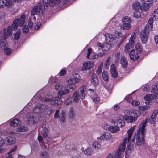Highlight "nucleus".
Segmentation results:
<instances>
[{
    "mask_svg": "<svg viewBox=\"0 0 158 158\" xmlns=\"http://www.w3.org/2000/svg\"><path fill=\"white\" fill-rule=\"evenodd\" d=\"M91 97L92 98L93 101L95 103H97L99 101V98L98 96L95 94L91 95Z\"/></svg>",
    "mask_w": 158,
    "mask_h": 158,
    "instance_id": "79ce46f5",
    "label": "nucleus"
},
{
    "mask_svg": "<svg viewBox=\"0 0 158 158\" xmlns=\"http://www.w3.org/2000/svg\"><path fill=\"white\" fill-rule=\"evenodd\" d=\"M73 79L77 81V82H78L79 79H80V77L79 75L77 73H74L73 74Z\"/></svg>",
    "mask_w": 158,
    "mask_h": 158,
    "instance_id": "5fc2aeb1",
    "label": "nucleus"
},
{
    "mask_svg": "<svg viewBox=\"0 0 158 158\" xmlns=\"http://www.w3.org/2000/svg\"><path fill=\"white\" fill-rule=\"evenodd\" d=\"M86 86L83 85L81 86L78 91H76L72 95V100L75 102H78L80 99H83L85 97L84 92L86 91Z\"/></svg>",
    "mask_w": 158,
    "mask_h": 158,
    "instance_id": "0eeeda50",
    "label": "nucleus"
},
{
    "mask_svg": "<svg viewBox=\"0 0 158 158\" xmlns=\"http://www.w3.org/2000/svg\"><path fill=\"white\" fill-rule=\"evenodd\" d=\"M127 138L124 139L122 143H121L118 148L116 151L115 156L110 153L107 156L106 158H121L124 156V151L127 143Z\"/></svg>",
    "mask_w": 158,
    "mask_h": 158,
    "instance_id": "423d86ee",
    "label": "nucleus"
},
{
    "mask_svg": "<svg viewBox=\"0 0 158 158\" xmlns=\"http://www.w3.org/2000/svg\"><path fill=\"white\" fill-rule=\"evenodd\" d=\"M6 38L3 37H0V47L2 50H4V52L7 55L10 54L11 52L10 49H7L9 50V52H7L6 50L5 49L7 47V43L6 41Z\"/></svg>",
    "mask_w": 158,
    "mask_h": 158,
    "instance_id": "9b49d317",
    "label": "nucleus"
},
{
    "mask_svg": "<svg viewBox=\"0 0 158 158\" xmlns=\"http://www.w3.org/2000/svg\"><path fill=\"white\" fill-rule=\"evenodd\" d=\"M25 19V15L23 14L20 17L19 19H15L13 21L11 26H8L7 28H5L3 30V33L2 31H0V37L7 39L8 37L11 36L12 34V31L16 29L19 24L20 27L22 26L24 24Z\"/></svg>",
    "mask_w": 158,
    "mask_h": 158,
    "instance_id": "f03ea898",
    "label": "nucleus"
},
{
    "mask_svg": "<svg viewBox=\"0 0 158 158\" xmlns=\"http://www.w3.org/2000/svg\"><path fill=\"white\" fill-rule=\"evenodd\" d=\"M5 140L6 142H7L8 144L11 145L15 142L16 139L14 137L8 136L5 138Z\"/></svg>",
    "mask_w": 158,
    "mask_h": 158,
    "instance_id": "cd10ccee",
    "label": "nucleus"
},
{
    "mask_svg": "<svg viewBox=\"0 0 158 158\" xmlns=\"http://www.w3.org/2000/svg\"><path fill=\"white\" fill-rule=\"evenodd\" d=\"M60 112L59 110H57L54 114V117L55 118L57 119L59 118V114Z\"/></svg>",
    "mask_w": 158,
    "mask_h": 158,
    "instance_id": "052dcab7",
    "label": "nucleus"
},
{
    "mask_svg": "<svg viewBox=\"0 0 158 158\" xmlns=\"http://www.w3.org/2000/svg\"><path fill=\"white\" fill-rule=\"evenodd\" d=\"M120 63L122 67L123 68H126L127 66V61L126 58L124 57H121Z\"/></svg>",
    "mask_w": 158,
    "mask_h": 158,
    "instance_id": "c9c22d12",
    "label": "nucleus"
},
{
    "mask_svg": "<svg viewBox=\"0 0 158 158\" xmlns=\"http://www.w3.org/2000/svg\"><path fill=\"white\" fill-rule=\"evenodd\" d=\"M66 73V71L65 69H62L59 73L60 76H64Z\"/></svg>",
    "mask_w": 158,
    "mask_h": 158,
    "instance_id": "680f3d73",
    "label": "nucleus"
},
{
    "mask_svg": "<svg viewBox=\"0 0 158 158\" xmlns=\"http://www.w3.org/2000/svg\"><path fill=\"white\" fill-rule=\"evenodd\" d=\"M148 30H150L145 28L141 32V39L142 43L143 44L146 43L148 40L149 35Z\"/></svg>",
    "mask_w": 158,
    "mask_h": 158,
    "instance_id": "ddd939ff",
    "label": "nucleus"
},
{
    "mask_svg": "<svg viewBox=\"0 0 158 158\" xmlns=\"http://www.w3.org/2000/svg\"><path fill=\"white\" fill-rule=\"evenodd\" d=\"M144 15L140 10H135L133 13V17L136 18H142Z\"/></svg>",
    "mask_w": 158,
    "mask_h": 158,
    "instance_id": "c756f323",
    "label": "nucleus"
},
{
    "mask_svg": "<svg viewBox=\"0 0 158 158\" xmlns=\"http://www.w3.org/2000/svg\"><path fill=\"white\" fill-rule=\"evenodd\" d=\"M139 34V32L138 31L135 32L131 35L129 39V44L130 45L131 48H132L134 43V40L136 37Z\"/></svg>",
    "mask_w": 158,
    "mask_h": 158,
    "instance_id": "aec40b11",
    "label": "nucleus"
},
{
    "mask_svg": "<svg viewBox=\"0 0 158 158\" xmlns=\"http://www.w3.org/2000/svg\"><path fill=\"white\" fill-rule=\"evenodd\" d=\"M28 130V128L24 126H21L19 127L17 129L18 132H25Z\"/></svg>",
    "mask_w": 158,
    "mask_h": 158,
    "instance_id": "37998d69",
    "label": "nucleus"
},
{
    "mask_svg": "<svg viewBox=\"0 0 158 158\" xmlns=\"http://www.w3.org/2000/svg\"><path fill=\"white\" fill-rule=\"evenodd\" d=\"M6 1L5 3L3 0H0V8H4L6 6L7 8L10 10L13 8L14 4L12 2V0H4Z\"/></svg>",
    "mask_w": 158,
    "mask_h": 158,
    "instance_id": "f8f14e48",
    "label": "nucleus"
},
{
    "mask_svg": "<svg viewBox=\"0 0 158 158\" xmlns=\"http://www.w3.org/2000/svg\"><path fill=\"white\" fill-rule=\"evenodd\" d=\"M143 6H141V11L142 12H145L148 10L150 7L152 5H151L148 3H145V4L142 3Z\"/></svg>",
    "mask_w": 158,
    "mask_h": 158,
    "instance_id": "2f4dec72",
    "label": "nucleus"
},
{
    "mask_svg": "<svg viewBox=\"0 0 158 158\" xmlns=\"http://www.w3.org/2000/svg\"><path fill=\"white\" fill-rule=\"evenodd\" d=\"M149 88V85H145V86H143V91H148Z\"/></svg>",
    "mask_w": 158,
    "mask_h": 158,
    "instance_id": "338daca9",
    "label": "nucleus"
},
{
    "mask_svg": "<svg viewBox=\"0 0 158 158\" xmlns=\"http://www.w3.org/2000/svg\"><path fill=\"white\" fill-rule=\"evenodd\" d=\"M75 114V111L73 108H71L69 111V116L70 118H73Z\"/></svg>",
    "mask_w": 158,
    "mask_h": 158,
    "instance_id": "a18cd8bd",
    "label": "nucleus"
},
{
    "mask_svg": "<svg viewBox=\"0 0 158 158\" xmlns=\"http://www.w3.org/2000/svg\"><path fill=\"white\" fill-rule=\"evenodd\" d=\"M146 121L142 122L135 132L134 138L132 140V143H135L138 146L143 145L145 142V135L146 133L145 127Z\"/></svg>",
    "mask_w": 158,
    "mask_h": 158,
    "instance_id": "20e7f679",
    "label": "nucleus"
},
{
    "mask_svg": "<svg viewBox=\"0 0 158 158\" xmlns=\"http://www.w3.org/2000/svg\"><path fill=\"white\" fill-rule=\"evenodd\" d=\"M131 22V18L127 16L123 18V24L120 26V28L122 30H128L131 28L132 26L130 23Z\"/></svg>",
    "mask_w": 158,
    "mask_h": 158,
    "instance_id": "1a4fd4ad",
    "label": "nucleus"
},
{
    "mask_svg": "<svg viewBox=\"0 0 158 158\" xmlns=\"http://www.w3.org/2000/svg\"><path fill=\"white\" fill-rule=\"evenodd\" d=\"M81 151L87 155L90 156L92 155L94 152V150L91 148H88L84 150V148L81 149Z\"/></svg>",
    "mask_w": 158,
    "mask_h": 158,
    "instance_id": "bb28decb",
    "label": "nucleus"
},
{
    "mask_svg": "<svg viewBox=\"0 0 158 158\" xmlns=\"http://www.w3.org/2000/svg\"><path fill=\"white\" fill-rule=\"evenodd\" d=\"M20 124V122L17 119L12 120L10 122V124L12 126L14 127L18 126Z\"/></svg>",
    "mask_w": 158,
    "mask_h": 158,
    "instance_id": "e433bc0d",
    "label": "nucleus"
},
{
    "mask_svg": "<svg viewBox=\"0 0 158 158\" xmlns=\"http://www.w3.org/2000/svg\"><path fill=\"white\" fill-rule=\"evenodd\" d=\"M111 57L108 56L104 64V68L106 69H108L110 64L111 61Z\"/></svg>",
    "mask_w": 158,
    "mask_h": 158,
    "instance_id": "58836bf2",
    "label": "nucleus"
},
{
    "mask_svg": "<svg viewBox=\"0 0 158 158\" xmlns=\"http://www.w3.org/2000/svg\"><path fill=\"white\" fill-rule=\"evenodd\" d=\"M111 45L107 43H105L103 44L102 45L101 43H98L96 46V49H98L99 50H102V51H107L111 48Z\"/></svg>",
    "mask_w": 158,
    "mask_h": 158,
    "instance_id": "4468645a",
    "label": "nucleus"
},
{
    "mask_svg": "<svg viewBox=\"0 0 158 158\" xmlns=\"http://www.w3.org/2000/svg\"><path fill=\"white\" fill-rule=\"evenodd\" d=\"M142 5L139 2L134 3L132 5V8L134 10H140L141 11Z\"/></svg>",
    "mask_w": 158,
    "mask_h": 158,
    "instance_id": "7c9ffc66",
    "label": "nucleus"
},
{
    "mask_svg": "<svg viewBox=\"0 0 158 158\" xmlns=\"http://www.w3.org/2000/svg\"><path fill=\"white\" fill-rule=\"evenodd\" d=\"M134 114V117H135V119L136 120L137 117L139 116L141 114V113L139 111L137 110L132 112Z\"/></svg>",
    "mask_w": 158,
    "mask_h": 158,
    "instance_id": "603ef678",
    "label": "nucleus"
},
{
    "mask_svg": "<svg viewBox=\"0 0 158 158\" xmlns=\"http://www.w3.org/2000/svg\"><path fill=\"white\" fill-rule=\"evenodd\" d=\"M23 31L24 33H27L28 30L29 28L28 26L24 25L23 27Z\"/></svg>",
    "mask_w": 158,
    "mask_h": 158,
    "instance_id": "13d9d810",
    "label": "nucleus"
},
{
    "mask_svg": "<svg viewBox=\"0 0 158 158\" xmlns=\"http://www.w3.org/2000/svg\"><path fill=\"white\" fill-rule=\"evenodd\" d=\"M129 56L130 59L133 61L137 60L139 57V56L138 55L137 52L134 50H132L130 52Z\"/></svg>",
    "mask_w": 158,
    "mask_h": 158,
    "instance_id": "b1692460",
    "label": "nucleus"
},
{
    "mask_svg": "<svg viewBox=\"0 0 158 158\" xmlns=\"http://www.w3.org/2000/svg\"><path fill=\"white\" fill-rule=\"evenodd\" d=\"M41 26V24L40 23H37L36 25H34V28L35 29H38Z\"/></svg>",
    "mask_w": 158,
    "mask_h": 158,
    "instance_id": "774afa93",
    "label": "nucleus"
},
{
    "mask_svg": "<svg viewBox=\"0 0 158 158\" xmlns=\"http://www.w3.org/2000/svg\"><path fill=\"white\" fill-rule=\"evenodd\" d=\"M135 48L136 51L139 52L141 51L142 49L141 45L139 43H137L135 45Z\"/></svg>",
    "mask_w": 158,
    "mask_h": 158,
    "instance_id": "3c124183",
    "label": "nucleus"
},
{
    "mask_svg": "<svg viewBox=\"0 0 158 158\" xmlns=\"http://www.w3.org/2000/svg\"><path fill=\"white\" fill-rule=\"evenodd\" d=\"M68 84L67 85V87L70 89H75L76 85L75 84L77 83V81L75 80L73 78H71L69 79L68 81Z\"/></svg>",
    "mask_w": 158,
    "mask_h": 158,
    "instance_id": "f3484780",
    "label": "nucleus"
},
{
    "mask_svg": "<svg viewBox=\"0 0 158 158\" xmlns=\"http://www.w3.org/2000/svg\"><path fill=\"white\" fill-rule=\"evenodd\" d=\"M91 83L95 86L98 84V80L95 73H93L91 77Z\"/></svg>",
    "mask_w": 158,
    "mask_h": 158,
    "instance_id": "393cba45",
    "label": "nucleus"
},
{
    "mask_svg": "<svg viewBox=\"0 0 158 158\" xmlns=\"http://www.w3.org/2000/svg\"><path fill=\"white\" fill-rule=\"evenodd\" d=\"M33 111L35 113H40L45 112V114H50L51 111H49L47 106L44 104H37L35 107L33 109Z\"/></svg>",
    "mask_w": 158,
    "mask_h": 158,
    "instance_id": "6e6552de",
    "label": "nucleus"
},
{
    "mask_svg": "<svg viewBox=\"0 0 158 158\" xmlns=\"http://www.w3.org/2000/svg\"><path fill=\"white\" fill-rule=\"evenodd\" d=\"M83 65L84 67L82 68L83 71L90 70L93 66V63L91 61H87L85 62Z\"/></svg>",
    "mask_w": 158,
    "mask_h": 158,
    "instance_id": "6ab92c4d",
    "label": "nucleus"
},
{
    "mask_svg": "<svg viewBox=\"0 0 158 158\" xmlns=\"http://www.w3.org/2000/svg\"><path fill=\"white\" fill-rule=\"evenodd\" d=\"M49 154L48 152L47 151L42 152L40 155V158H49Z\"/></svg>",
    "mask_w": 158,
    "mask_h": 158,
    "instance_id": "ea45409f",
    "label": "nucleus"
},
{
    "mask_svg": "<svg viewBox=\"0 0 158 158\" xmlns=\"http://www.w3.org/2000/svg\"><path fill=\"white\" fill-rule=\"evenodd\" d=\"M111 74L113 77H116L118 76L117 69L114 64H112L110 66Z\"/></svg>",
    "mask_w": 158,
    "mask_h": 158,
    "instance_id": "a878e982",
    "label": "nucleus"
},
{
    "mask_svg": "<svg viewBox=\"0 0 158 158\" xmlns=\"http://www.w3.org/2000/svg\"><path fill=\"white\" fill-rule=\"evenodd\" d=\"M128 147L130 150H132L134 148V145L133 144H131V143H130Z\"/></svg>",
    "mask_w": 158,
    "mask_h": 158,
    "instance_id": "e2e57ef3",
    "label": "nucleus"
},
{
    "mask_svg": "<svg viewBox=\"0 0 158 158\" xmlns=\"http://www.w3.org/2000/svg\"><path fill=\"white\" fill-rule=\"evenodd\" d=\"M152 17L154 20L158 21V8L154 10L152 13Z\"/></svg>",
    "mask_w": 158,
    "mask_h": 158,
    "instance_id": "4c0bfd02",
    "label": "nucleus"
},
{
    "mask_svg": "<svg viewBox=\"0 0 158 158\" xmlns=\"http://www.w3.org/2000/svg\"><path fill=\"white\" fill-rule=\"evenodd\" d=\"M14 38L16 40H18L20 36V31H18L14 34Z\"/></svg>",
    "mask_w": 158,
    "mask_h": 158,
    "instance_id": "09e8293b",
    "label": "nucleus"
},
{
    "mask_svg": "<svg viewBox=\"0 0 158 158\" xmlns=\"http://www.w3.org/2000/svg\"><path fill=\"white\" fill-rule=\"evenodd\" d=\"M92 147L96 150H98L101 148V145L99 142L95 141L93 142Z\"/></svg>",
    "mask_w": 158,
    "mask_h": 158,
    "instance_id": "473e14b6",
    "label": "nucleus"
},
{
    "mask_svg": "<svg viewBox=\"0 0 158 158\" xmlns=\"http://www.w3.org/2000/svg\"><path fill=\"white\" fill-rule=\"evenodd\" d=\"M120 117H118V115L113 117L111 122L116 126H111L110 127V131L112 133H116L119 130V127H122L125 125V123L124 120L121 119Z\"/></svg>",
    "mask_w": 158,
    "mask_h": 158,
    "instance_id": "39448f33",
    "label": "nucleus"
},
{
    "mask_svg": "<svg viewBox=\"0 0 158 158\" xmlns=\"http://www.w3.org/2000/svg\"><path fill=\"white\" fill-rule=\"evenodd\" d=\"M144 99L146 100L150 101L152 99V95L151 94L147 95L145 96Z\"/></svg>",
    "mask_w": 158,
    "mask_h": 158,
    "instance_id": "6e6d98bb",
    "label": "nucleus"
},
{
    "mask_svg": "<svg viewBox=\"0 0 158 158\" xmlns=\"http://www.w3.org/2000/svg\"><path fill=\"white\" fill-rule=\"evenodd\" d=\"M135 130V129L134 128V127H131V128L129 129L127 131V133H128L127 135V141L128 140V142H130L131 139V138L133 134V133L134 131Z\"/></svg>",
    "mask_w": 158,
    "mask_h": 158,
    "instance_id": "c85d7f7f",
    "label": "nucleus"
},
{
    "mask_svg": "<svg viewBox=\"0 0 158 158\" xmlns=\"http://www.w3.org/2000/svg\"><path fill=\"white\" fill-rule=\"evenodd\" d=\"M157 0H142V3L145 4V3H148L151 5H152L153 3L156 2Z\"/></svg>",
    "mask_w": 158,
    "mask_h": 158,
    "instance_id": "de8ad7c7",
    "label": "nucleus"
},
{
    "mask_svg": "<svg viewBox=\"0 0 158 158\" xmlns=\"http://www.w3.org/2000/svg\"><path fill=\"white\" fill-rule=\"evenodd\" d=\"M127 112V114L123 117L124 120L129 123H132L135 122L136 120L135 117H134V114L132 113L131 111L127 110H126Z\"/></svg>",
    "mask_w": 158,
    "mask_h": 158,
    "instance_id": "9d476101",
    "label": "nucleus"
},
{
    "mask_svg": "<svg viewBox=\"0 0 158 158\" xmlns=\"http://www.w3.org/2000/svg\"><path fill=\"white\" fill-rule=\"evenodd\" d=\"M149 106H140L139 107V109L141 111H145L149 108Z\"/></svg>",
    "mask_w": 158,
    "mask_h": 158,
    "instance_id": "8fccbe9b",
    "label": "nucleus"
},
{
    "mask_svg": "<svg viewBox=\"0 0 158 158\" xmlns=\"http://www.w3.org/2000/svg\"><path fill=\"white\" fill-rule=\"evenodd\" d=\"M42 128L43 132V136L44 138H46L48 135V134L50 131L49 128L47 123L44 122L42 125Z\"/></svg>",
    "mask_w": 158,
    "mask_h": 158,
    "instance_id": "dca6fc26",
    "label": "nucleus"
},
{
    "mask_svg": "<svg viewBox=\"0 0 158 158\" xmlns=\"http://www.w3.org/2000/svg\"><path fill=\"white\" fill-rule=\"evenodd\" d=\"M153 18L149 19L148 24L145 26V28L148 30H151L153 26V22L154 20Z\"/></svg>",
    "mask_w": 158,
    "mask_h": 158,
    "instance_id": "72a5a7b5",
    "label": "nucleus"
},
{
    "mask_svg": "<svg viewBox=\"0 0 158 158\" xmlns=\"http://www.w3.org/2000/svg\"><path fill=\"white\" fill-rule=\"evenodd\" d=\"M158 113V110L157 109L154 110L153 113L151 115L150 117L147 118L146 120H143L142 122L146 121V124L147 122L151 124L153 123L155 121Z\"/></svg>",
    "mask_w": 158,
    "mask_h": 158,
    "instance_id": "2eb2a0df",
    "label": "nucleus"
},
{
    "mask_svg": "<svg viewBox=\"0 0 158 158\" xmlns=\"http://www.w3.org/2000/svg\"><path fill=\"white\" fill-rule=\"evenodd\" d=\"M17 149V147L16 146H15L13 148H12L11 150H10L8 152V154H11L10 153H12L13 152L15 151Z\"/></svg>",
    "mask_w": 158,
    "mask_h": 158,
    "instance_id": "69168bd1",
    "label": "nucleus"
},
{
    "mask_svg": "<svg viewBox=\"0 0 158 158\" xmlns=\"http://www.w3.org/2000/svg\"><path fill=\"white\" fill-rule=\"evenodd\" d=\"M55 88L56 90L59 91L57 96L53 97L51 99L46 98L42 101L48 102L52 105L57 106L62 102V101L60 99L62 96L68 94L69 91L68 89H66L60 83L56 84Z\"/></svg>",
    "mask_w": 158,
    "mask_h": 158,
    "instance_id": "f257e3e1",
    "label": "nucleus"
},
{
    "mask_svg": "<svg viewBox=\"0 0 158 158\" xmlns=\"http://www.w3.org/2000/svg\"><path fill=\"white\" fill-rule=\"evenodd\" d=\"M31 113H28L27 114L26 118L27 119V123L29 124H34L36 122V118L31 116Z\"/></svg>",
    "mask_w": 158,
    "mask_h": 158,
    "instance_id": "a211bd4d",
    "label": "nucleus"
},
{
    "mask_svg": "<svg viewBox=\"0 0 158 158\" xmlns=\"http://www.w3.org/2000/svg\"><path fill=\"white\" fill-rule=\"evenodd\" d=\"M104 35L106 40L108 42H112L115 40L117 38L116 36L113 34H107Z\"/></svg>",
    "mask_w": 158,
    "mask_h": 158,
    "instance_id": "4be33fe9",
    "label": "nucleus"
},
{
    "mask_svg": "<svg viewBox=\"0 0 158 158\" xmlns=\"http://www.w3.org/2000/svg\"><path fill=\"white\" fill-rule=\"evenodd\" d=\"M69 0H63L65 4L67 3ZM61 1V0H50L49 2L48 0H42V3L39 2L38 5L34 6L31 11V14L34 15L37 14L41 15L43 14L44 10L48 8L49 6H53L55 3L58 4Z\"/></svg>",
    "mask_w": 158,
    "mask_h": 158,
    "instance_id": "7ed1b4c3",
    "label": "nucleus"
},
{
    "mask_svg": "<svg viewBox=\"0 0 158 158\" xmlns=\"http://www.w3.org/2000/svg\"><path fill=\"white\" fill-rule=\"evenodd\" d=\"M111 138V135L108 133H104L100 137H98L97 139L98 140H107L110 139Z\"/></svg>",
    "mask_w": 158,
    "mask_h": 158,
    "instance_id": "412c9836",
    "label": "nucleus"
},
{
    "mask_svg": "<svg viewBox=\"0 0 158 158\" xmlns=\"http://www.w3.org/2000/svg\"><path fill=\"white\" fill-rule=\"evenodd\" d=\"M96 53L92 52L91 48H89L87 50V57L90 59H96Z\"/></svg>",
    "mask_w": 158,
    "mask_h": 158,
    "instance_id": "5701e85b",
    "label": "nucleus"
},
{
    "mask_svg": "<svg viewBox=\"0 0 158 158\" xmlns=\"http://www.w3.org/2000/svg\"><path fill=\"white\" fill-rule=\"evenodd\" d=\"M102 77L105 81H107L108 80L109 77L108 73L106 71H104L102 73Z\"/></svg>",
    "mask_w": 158,
    "mask_h": 158,
    "instance_id": "49530a36",
    "label": "nucleus"
},
{
    "mask_svg": "<svg viewBox=\"0 0 158 158\" xmlns=\"http://www.w3.org/2000/svg\"><path fill=\"white\" fill-rule=\"evenodd\" d=\"M154 89L153 88L152 91V94L155 98L158 97V85H157Z\"/></svg>",
    "mask_w": 158,
    "mask_h": 158,
    "instance_id": "a19ab883",
    "label": "nucleus"
},
{
    "mask_svg": "<svg viewBox=\"0 0 158 158\" xmlns=\"http://www.w3.org/2000/svg\"><path fill=\"white\" fill-rule=\"evenodd\" d=\"M65 111L63 110L60 115L59 118L61 123H64L66 120V114Z\"/></svg>",
    "mask_w": 158,
    "mask_h": 158,
    "instance_id": "f704fd0d",
    "label": "nucleus"
},
{
    "mask_svg": "<svg viewBox=\"0 0 158 158\" xmlns=\"http://www.w3.org/2000/svg\"><path fill=\"white\" fill-rule=\"evenodd\" d=\"M72 101L70 98H69L65 102V104L66 105H69L72 103Z\"/></svg>",
    "mask_w": 158,
    "mask_h": 158,
    "instance_id": "bf43d9fd",
    "label": "nucleus"
},
{
    "mask_svg": "<svg viewBox=\"0 0 158 158\" xmlns=\"http://www.w3.org/2000/svg\"><path fill=\"white\" fill-rule=\"evenodd\" d=\"M131 48V47L130 46L129 43L127 44L125 47V52L126 53L130 51Z\"/></svg>",
    "mask_w": 158,
    "mask_h": 158,
    "instance_id": "864d4df0",
    "label": "nucleus"
},
{
    "mask_svg": "<svg viewBox=\"0 0 158 158\" xmlns=\"http://www.w3.org/2000/svg\"><path fill=\"white\" fill-rule=\"evenodd\" d=\"M105 53L103 51L99 53L98 54H96V58H98L99 57H101Z\"/></svg>",
    "mask_w": 158,
    "mask_h": 158,
    "instance_id": "0e129e2a",
    "label": "nucleus"
},
{
    "mask_svg": "<svg viewBox=\"0 0 158 158\" xmlns=\"http://www.w3.org/2000/svg\"><path fill=\"white\" fill-rule=\"evenodd\" d=\"M103 67V62H102L98 66L97 70L96 71V73L98 75L100 74L102 72V68Z\"/></svg>",
    "mask_w": 158,
    "mask_h": 158,
    "instance_id": "c03bdc74",
    "label": "nucleus"
},
{
    "mask_svg": "<svg viewBox=\"0 0 158 158\" xmlns=\"http://www.w3.org/2000/svg\"><path fill=\"white\" fill-rule=\"evenodd\" d=\"M131 104L133 106H137L139 105L140 103L136 100H134L132 102Z\"/></svg>",
    "mask_w": 158,
    "mask_h": 158,
    "instance_id": "4d7b16f0",
    "label": "nucleus"
}]
</instances>
